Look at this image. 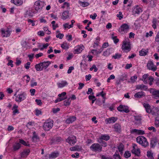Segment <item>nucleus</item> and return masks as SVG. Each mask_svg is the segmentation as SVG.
Segmentation results:
<instances>
[{"label":"nucleus","mask_w":159,"mask_h":159,"mask_svg":"<svg viewBox=\"0 0 159 159\" xmlns=\"http://www.w3.org/2000/svg\"><path fill=\"white\" fill-rule=\"evenodd\" d=\"M137 142L144 147L148 146L149 143L146 138L143 136H139L136 138Z\"/></svg>","instance_id":"1"},{"label":"nucleus","mask_w":159,"mask_h":159,"mask_svg":"<svg viewBox=\"0 0 159 159\" xmlns=\"http://www.w3.org/2000/svg\"><path fill=\"white\" fill-rule=\"evenodd\" d=\"M53 121L51 120H47L44 123L43 127L45 131H49L53 126Z\"/></svg>","instance_id":"2"},{"label":"nucleus","mask_w":159,"mask_h":159,"mask_svg":"<svg viewBox=\"0 0 159 159\" xmlns=\"http://www.w3.org/2000/svg\"><path fill=\"white\" fill-rule=\"evenodd\" d=\"M90 149L95 152H100L102 151V147L98 143L93 144L90 147Z\"/></svg>","instance_id":"3"},{"label":"nucleus","mask_w":159,"mask_h":159,"mask_svg":"<svg viewBox=\"0 0 159 159\" xmlns=\"http://www.w3.org/2000/svg\"><path fill=\"white\" fill-rule=\"evenodd\" d=\"M121 48L123 50L127 52L131 50L130 44L129 42L124 41L123 42Z\"/></svg>","instance_id":"4"},{"label":"nucleus","mask_w":159,"mask_h":159,"mask_svg":"<svg viewBox=\"0 0 159 159\" xmlns=\"http://www.w3.org/2000/svg\"><path fill=\"white\" fill-rule=\"evenodd\" d=\"M129 29V26L127 24H123L119 29L118 31L122 34L127 33Z\"/></svg>","instance_id":"5"},{"label":"nucleus","mask_w":159,"mask_h":159,"mask_svg":"<svg viewBox=\"0 0 159 159\" xmlns=\"http://www.w3.org/2000/svg\"><path fill=\"white\" fill-rule=\"evenodd\" d=\"M66 141L70 145H73L76 142V137L74 135H71L69 136Z\"/></svg>","instance_id":"6"},{"label":"nucleus","mask_w":159,"mask_h":159,"mask_svg":"<svg viewBox=\"0 0 159 159\" xmlns=\"http://www.w3.org/2000/svg\"><path fill=\"white\" fill-rule=\"evenodd\" d=\"M133 15L139 14L143 11L142 8L139 5H136L132 8Z\"/></svg>","instance_id":"7"},{"label":"nucleus","mask_w":159,"mask_h":159,"mask_svg":"<svg viewBox=\"0 0 159 159\" xmlns=\"http://www.w3.org/2000/svg\"><path fill=\"white\" fill-rule=\"evenodd\" d=\"M147 66L148 70H151L153 71H155L157 69V66H154L153 62L151 61H148Z\"/></svg>","instance_id":"8"},{"label":"nucleus","mask_w":159,"mask_h":159,"mask_svg":"<svg viewBox=\"0 0 159 159\" xmlns=\"http://www.w3.org/2000/svg\"><path fill=\"white\" fill-rule=\"evenodd\" d=\"M118 111L122 112L128 113L129 112V110L128 106L122 105H120L117 108Z\"/></svg>","instance_id":"9"},{"label":"nucleus","mask_w":159,"mask_h":159,"mask_svg":"<svg viewBox=\"0 0 159 159\" xmlns=\"http://www.w3.org/2000/svg\"><path fill=\"white\" fill-rule=\"evenodd\" d=\"M26 94L24 93L18 94L15 98V101L17 102H20L26 98Z\"/></svg>","instance_id":"10"},{"label":"nucleus","mask_w":159,"mask_h":159,"mask_svg":"<svg viewBox=\"0 0 159 159\" xmlns=\"http://www.w3.org/2000/svg\"><path fill=\"white\" fill-rule=\"evenodd\" d=\"M42 4H43L42 2L40 1L35 2L34 6L35 10L37 11L41 10L43 6Z\"/></svg>","instance_id":"11"},{"label":"nucleus","mask_w":159,"mask_h":159,"mask_svg":"<svg viewBox=\"0 0 159 159\" xmlns=\"http://www.w3.org/2000/svg\"><path fill=\"white\" fill-rule=\"evenodd\" d=\"M1 31L2 37H9L11 34V31H10L9 29L8 28L6 31L4 30L3 29H2Z\"/></svg>","instance_id":"12"},{"label":"nucleus","mask_w":159,"mask_h":159,"mask_svg":"<svg viewBox=\"0 0 159 159\" xmlns=\"http://www.w3.org/2000/svg\"><path fill=\"white\" fill-rule=\"evenodd\" d=\"M158 141V139L156 137L152 138L150 141V145L152 148H154L156 145Z\"/></svg>","instance_id":"13"},{"label":"nucleus","mask_w":159,"mask_h":159,"mask_svg":"<svg viewBox=\"0 0 159 159\" xmlns=\"http://www.w3.org/2000/svg\"><path fill=\"white\" fill-rule=\"evenodd\" d=\"M143 106L145 108L146 112L148 113H151L152 112L151 107L150 105L147 103H144L143 104Z\"/></svg>","instance_id":"14"},{"label":"nucleus","mask_w":159,"mask_h":159,"mask_svg":"<svg viewBox=\"0 0 159 159\" xmlns=\"http://www.w3.org/2000/svg\"><path fill=\"white\" fill-rule=\"evenodd\" d=\"M117 120V118L114 117H111L109 118H107L105 120V122L107 124L108 123H114Z\"/></svg>","instance_id":"15"},{"label":"nucleus","mask_w":159,"mask_h":159,"mask_svg":"<svg viewBox=\"0 0 159 159\" xmlns=\"http://www.w3.org/2000/svg\"><path fill=\"white\" fill-rule=\"evenodd\" d=\"M145 96V93L143 91L139 92L136 93L134 95L135 98H143Z\"/></svg>","instance_id":"16"},{"label":"nucleus","mask_w":159,"mask_h":159,"mask_svg":"<svg viewBox=\"0 0 159 159\" xmlns=\"http://www.w3.org/2000/svg\"><path fill=\"white\" fill-rule=\"evenodd\" d=\"M33 136L32 137V140L34 142H36L39 140V138L37 134L35 131L33 132Z\"/></svg>","instance_id":"17"},{"label":"nucleus","mask_w":159,"mask_h":159,"mask_svg":"<svg viewBox=\"0 0 159 159\" xmlns=\"http://www.w3.org/2000/svg\"><path fill=\"white\" fill-rule=\"evenodd\" d=\"M59 153L58 152H53L49 155V159H52L56 158L59 156Z\"/></svg>","instance_id":"18"},{"label":"nucleus","mask_w":159,"mask_h":159,"mask_svg":"<svg viewBox=\"0 0 159 159\" xmlns=\"http://www.w3.org/2000/svg\"><path fill=\"white\" fill-rule=\"evenodd\" d=\"M114 128L116 132L120 133L121 131V126L119 124H115L114 125Z\"/></svg>","instance_id":"19"},{"label":"nucleus","mask_w":159,"mask_h":159,"mask_svg":"<svg viewBox=\"0 0 159 159\" xmlns=\"http://www.w3.org/2000/svg\"><path fill=\"white\" fill-rule=\"evenodd\" d=\"M110 139V136L107 134L102 135L100 136L98 139L101 140H104L105 141H108Z\"/></svg>","instance_id":"20"},{"label":"nucleus","mask_w":159,"mask_h":159,"mask_svg":"<svg viewBox=\"0 0 159 159\" xmlns=\"http://www.w3.org/2000/svg\"><path fill=\"white\" fill-rule=\"evenodd\" d=\"M151 113L152 115L155 116L156 117L159 118V109L158 108H154Z\"/></svg>","instance_id":"21"},{"label":"nucleus","mask_w":159,"mask_h":159,"mask_svg":"<svg viewBox=\"0 0 159 159\" xmlns=\"http://www.w3.org/2000/svg\"><path fill=\"white\" fill-rule=\"evenodd\" d=\"M136 88L137 89H140L141 90H147L148 89L147 86L143 84H141L137 85Z\"/></svg>","instance_id":"22"},{"label":"nucleus","mask_w":159,"mask_h":159,"mask_svg":"<svg viewBox=\"0 0 159 159\" xmlns=\"http://www.w3.org/2000/svg\"><path fill=\"white\" fill-rule=\"evenodd\" d=\"M148 49L143 48L139 51V55L141 56H145L147 55L148 52Z\"/></svg>","instance_id":"23"},{"label":"nucleus","mask_w":159,"mask_h":159,"mask_svg":"<svg viewBox=\"0 0 159 159\" xmlns=\"http://www.w3.org/2000/svg\"><path fill=\"white\" fill-rule=\"evenodd\" d=\"M76 119V117L74 116H70L66 120V122L67 124H69L75 121Z\"/></svg>","instance_id":"24"},{"label":"nucleus","mask_w":159,"mask_h":159,"mask_svg":"<svg viewBox=\"0 0 159 159\" xmlns=\"http://www.w3.org/2000/svg\"><path fill=\"white\" fill-rule=\"evenodd\" d=\"M30 150L29 149L25 150L21 153V157H25L29 155L30 152Z\"/></svg>","instance_id":"25"},{"label":"nucleus","mask_w":159,"mask_h":159,"mask_svg":"<svg viewBox=\"0 0 159 159\" xmlns=\"http://www.w3.org/2000/svg\"><path fill=\"white\" fill-rule=\"evenodd\" d=\"M11 2L17 6L21 5L23 3V0H11Z\"/></svg>","instance_id":"26"},{"label":"nucleus","mask_w":159,"mask_h":159,"mask_svg":"<svg viewBox=\"0 0 159 159\" xmlns=\"http://www.w3.org/2000/svg\"><path fill=\"white\" fill-rule=\"evenodd\" d=\"M62 140V139L61 137H57L52 139L51 141L52 143L56 144L60 142Z\"/></svg>","instance_id":"27"},{"label":"nucleus","mask_w":159,"mask_h":159,"mask_svg":"<svg viewBox=\"0 0 159 159\" xmlns=\"http://www.w3.org/2000/svg\"><path fill=\"white\" fill-rule=\"evenodd\" d=\"M21 144L19 143H16L13 146L14 151H16L20 149L21 148Z\"/></svg>","instance_id":"28"},{"label":"nucleus","mask_w":159,"mask_h":159,"mask_svg":"<svg viewBox=\"0 0 159 159\" xmlns=\"http://www.w3.org/2000/svg\"><path fill=\"white\" fill-rule=\"evenodd\" d=\"M18 106L16 104H14L12 110H13V115H15L16 113L19 114V111L17 109Z\"/></svg>","instance_id":"29"},{"label":"nucleus","mask_w":159,"mask_h":159,"mask_svg":"<svg viewBox=\"0 0 159 159\" xmlns=\"http://www.w3.org/2000/svg\"><path fill=\"white\" fill-rule=\"evenodd\" d=\"M84 48V47L83 45H82V46H78L77 48L75 49V51L76 53H80Z\"/></svg>","instance_id":"30"},{"label":"nucleus","mask_w":159,"mask_h":159,"mask_svg":"<svg viewBox=\"0 0 159 159\" xmlns=\"http://www.w3.org/2000/svg\"><path fill=\"white\" fill-rule=\"evenodd\" d=\"M42 65V67L43 68H45V69L47 68L51 63V62L50 61H44L43 62H41Z\"/></svg>","instance_id":"31"},{"label":"nucleus","mask_w":159,"mask_h":159,"mask_svg":"<svg viewBox=\"0 0 159 159\" xmlns=\"http://www.w3.org/2000/svg\"><path fill=\"white\" fill-rule=\"evenodd\" d=\"M148 74H145L142 76L141 80L143 81L144 84L148 83Z\"/></svg>","instance_id":"32"},{"label":"nucleus","mask_w":159,"mask_h":159,"mask_svg":"<svg viewBox=\"0 0 159 159\" xmlns=\"http://www.w3.org/2000/svg\"><path fill=\"white\" fill-rule=\"evenodd\" d=\"M131 152L133 153L138 156H139L140 153V151L139 148L133 149Z\"/></svg>","instance_id":"33"},{"label":"nucleus","mask_w":159,"mask_h":159,"mask_svg":"<svg viewBox=\"0 0 159 159\" xmlns=\"http://www.w3.org/2000/svg\"><path fill=\"white\" fill-rule=\"evenodd\" d=\"M68 84L67 82L66 81H62L61 83L58 84V86L59 88H62Z\"/></svg>","instance_id":"34"},{"label":"nucleus","mask_w":159,"mask_h":159,"mask_svg":"<svg viewBox=\"0 0 159 159\" xmlns=\"http://www.w3.org/2000/svg\"><path fill=\"white\" fill-rule=\"evenodd\" d=\"M35 67L37 71L42 70L43 69L41 63L36 64Z\"/></svg>","instance_id":"35"},{"label":"nucleus","mask_w":159,"mask_h":159,"mask_svg":"<svg viewBox=\"0 0 159 159\" xmlns=\"http://www.w3.org/2000/svg\"><path fill=\"white\" fill-rule=\"evenodd\" d=\"M68 13L69 11H64L62 13V19L65 20L68 18L69 17Z\"/></svg>","instance_id":"36"},{"label":"nucleus","mask_w":159,"mask_h":159,"mask_svg":"<svg viewBox=\"0 0 159 159\" xmlns=\"http://www.w3.org/2000/svg\"><path fill=\"white\" fill-rule=\"evenodd\" d=\"M118 149L121 154L123 153V151L124 149V146L122 143H120L119 145L118 146Z\"/></svg>","instance_id":"37"},{"label":"nucleus","mask_w":159,"mask_h":159,"mask_svg":"<svg viewBox=\"0 0 159 159\" xmlns=\"http://www.w3.org/2000/svg\"><path fill=\"white\" fill-rule=\"evenodd\" d=\"M70 150L71 151H79L80 150L79 148V146L78 145H76L74 147H72L70 148Z\"/></svg>","instance_id":"38"},{"label":"nucleus","mask_w":159,"mask_h":159,"mask_svg":"<svg viewBox=\"0 0 159 159\" xmlns=\"http://www.w3.org/2000/svg\"><path fill=\"white\" fill-rule=\"evenodd\" d=\"M61 47L64 49H68L69 47L66 42H64L62 44H61Z\"/></svg>","instance_id":"39"},{"label":"nucleus","mask_w":159,"mask_h":159,"mask_svg":"<svg viewBox=\"0 0 159 159\" xmlns=\"http://www.w3.org/2000/svg\"><path fill=\"white\" fill-rule=\"evenodd\" d=\"M98 142L100 144H102V146L104 147H106L107 146L106 142L103 141L102 140L98 139Z\"/></svg>","instance_id":"40"},{"label":"nucleus","mask_w":159,"mask_h":159,"mask_svg":"<svg viewBox=\"0 0 159 159\" xmlns=\"http://www.w3.org/2000/svg\"><path fill=\"white\" fill-rule=\"evenodd\" d=\"M153 95L156 97L159 98V91L157 90H153L151 92Z\"/></svg>","instance_id":"41"},{"label":"nucleus","mask_w":159,"mask_h":159,"mask_svg":"<svg viewBox=\"0 0 159 159\" xmlns=\"http://www.w3.org/2000/svg\"><path fill=\"white\" fill-rule=\"evenodd\" d=\"M111 38L113 40L114 43L116 44L118 43L119 41V39H118L117 38L116 36H114L113 34H112Z\"/></svg>","instance_id":"42"},{"label":"nucleus","mask_w":159,"mask_h":159,"mask_svg":"<svg viewBox=\"0 0 159 159\" xmlns=\"http://www.w3.org/2000/svg\"><path fill=\"white\" fill-rule=\"evenodd\" d=\"M70 98L65 100L64 101V105L65 106H69L70 104L71 100H70Z\"/></svg>","instance_id":"43"},{"label":"nucleus","mask_w":159,"mask_h":159,"mask_svg":"<svg viewBox=\"0 0 159 159\" xmlns=\"http://www.w3.org/2000/svg\"><path fill=\"white\" fill-rule=\"evenodd\" d=\"M131 156V154L129 151H125L124 153V156L125 158H128Z\"/></svg>","instance_id":"44"},{"label":"nucleus","mask_w":159,"mask_h":159,"mask_svg":"<svg viewBox=\"0 0 159 159\" xmlns=\"http://www.w3.org/2000/svg\"><path fill=\"white\" fill-rule=\"evenodd\" d=\"M110 54V49H107L106 51H104L103 53V55L107 57Z\"/></svg>","instance_id":"45"},{"label":"nucleus","mask_w":159,"mask_h":159,"mask_svg":"<svg viewBox=\"0 0 159 159\" xmlns=\"http://www.w3.org/2000/svg\"><path fill=\"white\" fill-rule=\"evenodd\" d=\"M155 124L156 127H158L159 126V117H156L155 118Z\"/></svg>","instance_id":"46"},{"label":"nucleus","mask_w":159,"mask_h":159,"mask_svg":"<svg viewBox=\"0 0 159 159\" xmlns=\"http://www.w3.org/2000/svg\"><path fill=\"white\" fill-rule=\"evenodd\" d=\"M56 22L55 21H53L51 23L52 24L53 29L55 30L58 27V24H55Z\"/></svg>","instance_id":"47"},{"label":"nucleus","mask_w":159,"mask_h":159,"mask_svg":"<svg viewBox=\"0 0 159 159\" xmlns=\"http://www.w3.org/2000/svg\"><path fill=\"white\" fill-rule=\"evenodd\" d=\"M19 143L25 146H29V144H27L26 142L24 140L22 139H19Z\"/></svg>","instance_id":"48"},{"label":"nucleus","mask_w":159,"mask_h":159,"mask_svg":"<svg viewBox=\"0 0 159 159\" xmlns=\"http://www.w3.org/2000/svg\"><path fill=\"white\" fill-rule=\"evenodd\" d=\"M135 120L138 123H139L141 122V118L140 116H135Z\"/></svg>","instance_id":"49"},{"label":"nucleus","mask_w":159,"mask_h":159,"mask_svg":"<svg viewBox=\"0 0 159 159\" xmlns=\"http://www.w3.org/2000/svg\"><path fill=\"white\" fill-rule=\"evenodd\" d=\"M157 22L156 19V18H153L152 21V23H153L152 27L154 29L156 28V25L157 24Z\"/></svg>","instance_id":"50"},{"label":"nucleus","mask_w":159,"mask_h":159,"mask_svg":"<svg viewBox=\"0 0 159 159\" xmlns=\"http://www.w3.org/2000/svg\"><path fill=\"white\" fill-rule=\"evenodd\" d=\"M121 55L119 54L118 53H116L115 54V55L113 56L112 57L115 59H119L121 57Z\"/></svg>","instance_id":"51"},{"label":"nucleus","mask_w":159,"mask_h":159,"mask_svg":"<svg viewBox=\"0 0 159 159\" xmlns=\"http://www.w3.org/2000/svg\"><path fill=\"white\" fill-rule=\"evenodd\" d=\"M80 3L81 4V6H82L83 7L87 6L89 5V3L88 2H80Z\"/></svg>","instance_id":"52"},{"label":"nucleus","mask_w":159,"mask_h":159,"mask_svg":"<svg viewBox=\"0 0 159 159\" xmlns=\"http://www.w3.org/2000/svg\"><path fill=\"white\" fill-rule=\"evenodd\" d=\"M138 129H133L130 130V133L132 134H138Z\"/></svg>","instance_id":"53"},{"label":"nucleus","mask_w":159,"mask_h":159,"mask_svg":"<svg viewBox=\"0 0 159 159\" xmlns=\"http://www.w3.org/2000/svg\"><path fill=\"white\" fill-rule=\"evenodd\" d=\"M35 111L36 112L35 115L37 116H39L40 115L42 114V112L40 110L38 109H36Z\"/></svg>","instance_id":"54"},{"label":"nucleus","mask_w":159,"mask_h":159,"mask_svg":"<svg viewBox=\"0 0 159 159\" xmlns=\"http://www.w3.org/2000/svg\"><path fill=\"white\" fill-rule=\"evenodd\" d=\"M137 76L136 75H134V76H132L131 77L130 80L131 81L134 82L135 81V80L137 79Z\"/></svg>","instance_id":"55"},{"label":"nucleus","mask_w":159,"mask_h":159,"mask_svg":"<svg viewBox=\"0 0 159 159\" xmlns=\"http://www.w3.org/2000/svg\"><path fill=\"white\" fill-rule=\"evenodd\" d=\"M25 15L26 16H30V17H31L33 16V14L30 11H27L25 14Z\"/></svg>","instance_id":"56"},{"label":"nucleus","mask_w":159,"mask_h":159,"mask_svg":"<svg viewBox=\"0 0 159 159\" xmlns=\"http://www.w3.org/2000/svg\"><path fill=\"white\" fill-rule=\"evenodd\" d=\"M87 94L89 95L90 94H92V95H93L94 93L93 92V90L91 88H89L88 89V91L87 92Z\"/></svg>","instance_id":"57"},{"label":"nucleus","mask_w":159,"mask_h":159,"mask_svg":"<svg viewBox=\"0 0 159 159\" xmlns=\"http://www.w3.org/2000/svg\"><path fill=\"white\" fill-rule=\"evenodd\" d=\"M152 153L151 152L149 151H148L147 152V156L151 158L152 157Z\"/></svg>","instance_id":"58"},{"label":"nucleus","mask_w":159,"mask_h":159,"mask_svg":"<svg viewBox=\"0 0 159 159\" xmlns=\"http://www.w3.org/2000/svg\"><path fill=\"white\" fill-rule=\"evenodd\" d=\"M117 17H118L120 20H121L123 17V16L122 15V12L120 11L119 12V14L117 15Z\"/></svg>","instance_id":"59"},{"label":"nucleus","mask_w":159,"mask_h":159,"mask_svg":"<svg viewBox=\"0 0 159 159\" xmlns=\"http://www.w3.org/2000/svg\"><path fill=\"white\" fill-rule=\"evenodd\" d=\"M64 36V34H62L59 33L58 34H57L56 37L57 38H59L60 39H62Z\"/></svg>","instance_id":"60"},{"label":"nucleus","mask_w":159,"mask_h":159,"mask_svg":"<svg viewBox=\"0 0 159 159\" xmlns=\"http://www.w3.org/2000/svg\"><path fill=\"white\" fill-rule=\"evenodd\" d=\"M66 93L65 92H63L61 94H59L58 95V96L59 97L61 98L62 97H64L66 95Z\"/></svg>","instance_id":"61"},{"label":"nucleus","mask_w":159,"mask_h":159,"mask_svg":"<svg viewBox=\"0 0 159 159\" xmlns=\"http://www.w3.org/2000/svg\"><path fill=\"white\" fill-rule=\"evenodd\" d=\"M31 84L30 86L31 87H33L34 86H36L37 85V82H33L32 80L31 81Z\"/></svg>","instance_id":"62"},{"label":"nucleus","mask_w":159,"mask_h":159,"mask_svg":"<svg viewBox=\"0 0 159 159\" xmlns=\"http://www.w3.org/2000/svg\"><path fill=\"white\" fill-rule=\"evenodd\" d=\"M60 111V109L59 108L52 109V112L54 113H56Z\"/></svg>","instance_id":"63"},{"label":"nucleus","mask_w":159,"mask_h":159,"mask_svg":"<svg viewBox=\"0 0 159 159\" xmlns=\"http://www.w3.org/2000/svg\"><path fill=\"white\" fill-rule=\"evenodd\" d=\"M30 91L31 93V96H33L34 95L35 92V89H31Z\"/></svg>","instance_id":"64"}]
</instances>
